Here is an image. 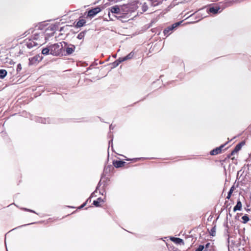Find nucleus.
Returning <instances> with one entry per match:
<instances>
[{
  "label": "nucleus",
  "mask_w": 251,
  "mask_h": 251,
  "mask_svg": "<svg viewBox=\"0 0 251 251\" xmlns=\"http://www.w3.org/2000/svg\"><path fill=\"white\" fill-rule=\"evenodd\" d=\"M126 162L123 161H116L113 162V165L116 168L121 167L125 164Z\"/></svg>",
  "instance_id": "9"
},
{
  "label": "nucleus",
  "mask_w": 251,
  "mask_h": 251,
  "mask_svg": "<svg viewBox=\"0 0 251 251\" xmlns=\"http://www.w3.org/2000/svg\"><path fill=\"white\" fill-rule=\"evenodd\" d=\"M100 11V7L98 6L89 10L88 12H85L84 13V15H85L87 14V16H95V15L99 13Z\"/></svg>",
  "instance_id": "4"
},
{
  "label": "nucleus",
  "mask_w": 251,
  "mask_h": 251,
  "mask_svg": "<svg viewBox=\"0 0 251 251\" xmlns=\"http://www.w3.org/2000/svg\"><path fill=\"white\" fill-rule=\"evenodd\" d=\"M50 52V46L48 48H44L42 50V53L44 55H48Z\"/></svg>",
  "instance_id": "16"
},
{
  "label": "nucleus",
  "mask_w": 251,
  "mask_h": 251,
  "mask_svg": "<svg viewBox=\"0 0 251 251\" xmlns=\"http://www.w3.org/2000/svg\"><path fill=\"white\" fill-rule=\"evenodd\" d=\"M171 240L174 243L177 244H183L184 245L183 240L179 238L172 237Z\"/></svg>",
  "instance_id": "10"
},
{
  "label": "nucleus",
  "mask_w": 251,
  "mask_h": 251,
  "mask_svg": "<svg viewBox=\"0 0 251 251\" xmlns=\"http://www.w3.org/2000/svg\"><path fill=\"white\" fill-rule=\"evenodd\" d=\"M183 21H180L179 22L176 23L172 25L171 26H169L167 27L164 30V33L165 35H166L167 36H168L170 34L171 32L176 27L179 25Z\"/></svg>",
  "instance_id": "3"
},
{
  "label": "nucleus",
  "mask_w": 251,
  "mask_h": 251,
  "mask_svg": "<svg viewBox=\"0 0 251 251\" xmlns=\"http://www.w3.org/2000/svg\"><path fill=\"white\" fill-rule=\"evenodd\" d=\"M22 69V66L20 64H19L18 65L17 68V71H20Z\"/></svg>",
  "instance_id": "28"
},
{
  "label": "nucleus",
  "mask_w": 251,
  "mask_h": 251,
  "mask_svg": "<svg viewBox=\"0 0 251 251\" xmlns=\"http://www.w3.org/2000/svg\"><path fill=\"white\" fill-rule=\"evenodd\" d=\"M215 232H216V227L215 226L213 227L210 232V234L211 235L214 236L215 235Z\"/></svg>",
  "instance_id": "25"
},
{
  "label": "nucleus",
  "mask_w": 251,
  "mask_h": 251,
  "mask_svg": "<svg viewBox=\"0 0 251 251\" xmlns=\"http://www.w3.org/2000/svg\"><path fill=\"white\" fill-rule=\"evenodd\" d=\"M103 202V200L102 199L100 198H98L97 199V200L94 201H93V204L94 205H95L96 206H100V203H102Z\"/></svg>",
  "instance_id": "15"
},
{
  "label": "nucleus",
  "mask_w": 251,
  "mask_h": 251,
  "mask_svg": "<svg viewBox=\"0 0 251 251\" xmlns=\"http://www.w3.org/2000/svg\"><path fill=\"white\" fill-rule=\"evenodd\" d=\"M220 9L221 8L219 6H214L210 7L209 8H208L207 10V12L212 14H217L221 11Z\"/></svg>",
  "instance_id": "6"
},
{
  "label": "nucleus",
  "mask_w": 251,
  "mask_h": 251,
  "mask_svg": "<svg viewBox=\"0 0 251 251\" xmlns=\"http://www.w3.org/2000/svg\"><path fill=\"white\" fill-rule=\"evenodd\" d=\"M85 203L83 204L81 206V207H83V206L85 205Z\"/></svg>",
  "instance_id": "33"
},
{
  "label": "nucleus",
  "mask_w": 251,
  "mask_h": 251,
  "mask_svg": "<svg viewBox=\"0 0 251 251\" xmlns=\"http://www.w3.org/2000/svg\"><path fill=\"white\" fill-rule=\"evenodd\" d=\"M210 245V243H207V244L205 245V248L206 249H208V248H209V247Z\"/></svg>",
  "instance_id": "30"
},
{
  "label": "nucleus",
  "mask_w": 251,
  "mask_h": 251,
  "mask_svg": "<svg viewBox=\"0 0 251 251\" xmlns=\"http://www.w3.org/2000/svg\"><path fill=\"white\" fill-rule=\"evenodd\" d=\"M242 219L243 220V223L244 224L247 223L249 221V218L247 215L243 216Z\"/></svg>",
  "instance_id": "21"
},
{
  "label": "nucleus",
  "mask_w": 251,
  "mask_h": 251,
  "mask_svg": "<svg viewBox=\"0 0 251 251\" xmlns=\"http://www.w3.org/2000/svg\"><path fill=\"white\" fill-rule=\"evenodd\" d=\"M33 36V39H26L21 43L19 47L20 53L27 52L28 49H30L42 44V42H41V38H43L44 34L42 31H34Z\"/></svg>",
  "instance_id": "1"
},
{
  "label": "nucleus",
  "mask_w": 251,
  "mask_h": 251,
  "mask_svg": "<svg viewBox=\"0 0 251 251\" xmlns=\"http://www.w3.org/2000/svg\"><path fill=\"white\" fill-rule=\"evenodd\" d=\"M38 56H35L33 57L29 58V64L30 65H32L35 63L36 62L38 61Z\"/></svg>",
  "instance_id": "11"
},
{
  "label": "nucleus",
  "mask_w": 251,
  "mask_h": 251,
  "mask_svg": "<svg viewBox=\"0 0 251 251\" xmlns=\"http://www.w3.org/2000/svg\"><path fill=\"white\" fill-rule=\"evenodd\" d=\"M75 47L74 45L67 44V45L64 48L63 50H66V54L65 55H70L72 54L75 50Z\"/></svg>",
  "instance_id": "5"
},
{
  "label": "nucleus",
  "mask_w": 251,
  "mask_h": 251,
  "mask_svg": "<svg viewBox=\"0 0 251 251\" xmlns=\"http://www.w3.org/2000/svg\"><path fill=\"white\" fill-rule=\"evenodd\" d=\"M26 210L28 211H30L31 212H33V213H35V212L33 210H30V209H25Z\"/></svg>",
  "instance_id": "31"
},
{
  "label": "nucleus",
  "mask_w": 251,
  "mask_h": 251,
  "mask_svg": "<svg viewBox=\"0 0 251 251\" xmlns=\"http://www.w3.org/2000/svg\"><path fill=\"white\" fill-rule=\"evenodd\" d=\"M224 146L225 145H222L220 147L216 148V149L212 150L210 151V154L212 155H215L221 153L222 150L224 147Z\"/></svg>",
  "instance_id": "7"
},
{
  "label": "nucleus",
  "mask_w": 251,
  "mask_h": 251,
  "mask_svg": "<svg viewBox=\"0 0 251 251\" xmlns=\"http://www.w3.org/2000/svg\"><path fill=\"white\" fill-rule=\"evenodd\" d=\"M115 17L116 18L119 20L122 21L123 18H125L126 17H121V16H119V17Z\"/></svg>",
  "instance_id": "27"
},
{
  "label": "nucleus",
  "mask_w": 251,
  "mask_h": 251,
  "mask_svg": "<svg viewBox=\"0 0 251 251\" xmlns=\"http://www.w3.org/2000/svg\"><path fill=\"white\" fill-rule=\"evenodd\" d=\"M104 20L106 21H109L113 20L112 19H111L110 16H108V18H104Z\"/></svg>",
  "instance_id": "29"
},
{
  "label": "nucleus",
  "mask_w": 251,
  "mask_h": 251,
  "mask_svg": "<svg viewBox=\"0 0 251 251\" xmlns=\"http://www.w3.org/2000/svg\"><path fill=\"white\" fill-rule=\"evenodd\" d=\"M7 74V72L5 70H0V78H3Z\"/></svg>",
  "instance_id": "18"
},
{
  "label": "nucleus",
  "mask_w": 251,
  "mask_h": 251,
  "mask_svg": "<svg viewBox=\"0 0 251 251\" xmlns=\"http://www.w3.org/2000/svg\"><path fill=\"white\" fill-rule=\"evenodd\" d=\"M38 121L39 122H41V123H44V124L49 123L48 120H47L45 119H43V118H39L38 119Z\"/></svg>",
  "instance_id": "23"
},
{
  "label": "nucleus",
  "mask_w": 251,
  "mask_h": 251,
  "mask_svg": "<svg viewBox=\"0 0 251 251\" xmlns=\"http://www.w3.org/2000/svg\"><path fill=\"white\" fill-rule=\"evenodd\" d=\"M109 10L112 13L119 14L120 12V8L119 6L115 5L110 7Z\"/></svg>",
  "instance_id": "8"
},
{
  "label": "nucleus",
  "mask_w": 251,
  "mask_h": 251,
  "mask_svg": "<svg viewBox=\"0 0 251 251\" xmlns=\"http://www.w3.org/2000/svg\"><path fill=\"white\" fill-rule=\"evenodd\" d=\"M134 53L133 51H131L128 54H127L126 56H125L124 57H122V58L123 60L124 61H125L127 60L131 59L134 56Z\"/></svg>",
  "instance_id": "12"
},
{
  "label": "nucleus",
  "mask_w": 251,
  "mask_h": 251,
  "mask_svg": "<svg viewBox=\"0 0 251 251\" xmlns=\"http://www.w3.org/2000/svg\"><path fill=\"white\" fill-rule=\"evenodd\" d=\"M84 35L85 32H81L78 34L77 38L79 39H82L84 37Z\"/></svg>",
  "instance_id": "24"
},
{
  "label": "nucleus",
  "mask_w": 251,
  "mask_h": 251,
  "mask_svg": "<svg viewBox=\"0 0 251 251\" xmlns=\"http://www.w3.org/2000/svg\"><path fill=\"white\" fill-rule=\"evenodd\" d=\"M242 206V204L241 202L240 201H238L236 205L233 208V211L235 212L237 210H240L241 209Z\"/></svg>",
  "instance_id": "13"
},
{
  "label": "nucleus",
  "mask_w": 251,
  "mask_h": 251,
  "mask_svg": "<svg viewBox=\"0 0 251 251\" xmlns=\"http://www.w3.org/2000/svg\"><path fill=\"white\" fill-rule=\"evenodd\" d=\"M86 23V21L84 19H81L78 21L76 24V27H80L83 26Z\"/></svg>",
  "instance_id": "14"
},
{
  "label": "nucleus",
  "mask_w": 251,
  "mask_h": 251,
  "mask_svg": "<svg viewBox=\"0 0 251 251\" xmlns=\"http://www.w3.org/2000/svg\"><path fill=\"white\" fill-rule=\"evenodd\" d=\"M204 247L203 245H200L198 248L195 251H202L204 249Z\"/></svg>",
  "instance_id": "26"
},
{
  "label": "nucleus",
  "mask_w": 251,
  "mask_h": 251,
  "mask_svg": "<svg viewBox=\"0 0 251 251\" xmlns=\"http://www.w3.org/2000/svg\"><path fill=\"white\" fill-rule=\"evenodd\" d=\"M234 190V186H232L231 187L228 193V195H227V196L226 197V199H230V198L231 197V195L232 193V192H233Z\"/></svg>",
  "instance_id": "20"
},
{
  "label": "nucleus",
  "mask_w": 251,
  "mask_h": 251,
  "mask_svg": "<svg viewBox=\"0 0 251 251\" xmlns=\"http://www.w3.org/2000/svg\"><path fill=\"white\" fill-rule=\"evenodd\" d=\"M75 14H79V13L78 12H77V13H75Z\"/></svg>",
  "instance_id": "34"
},
{
  "label": "nucleus",
  "mask_w": 251,
  "mask_h": 251,
  "mask_svg": "<svg viewBox=\"0 0 251 251\" xmlns=\"http://www.w3.org/2000/svg\"><path fill=\"white\" fill-rule=\"evenodd\" d=\"M112 126V125H110V129H113Z\"/></svg>",
  "instance_id": "32"
},
{
  "label": "nucleus",
  "mask_w": 251,
  "mask_h": 251,
  "mask_svg": "<svg viewBox=\"0 0 251 251\" xmlns=\"http://www.w3.org/2000/svg\"><path fill=\"white\" fill-rule=\"evenodd\" d=\"M190 17H188V18H186L184 21H186V22L183 24V25H185V24H191V23H195L196 22H197L198 21H199L200 20H198L196 21H191L190 20H189V18Z\"/></svg>",
  "instance_id": "19"
},
{
  "label": "nucleus",
  "mask_w": 251,
  "mask_h": 251,
  "mask_svg": "<svg viewBox=\"0 0 251 251\" xmlns=\"http://www.w3.org/2000/svg\"><path fill=\"white\" fill-rule=\"evenodd\" d=\"M123 61H124L123 60L122 57H120L118 60L114 61L113 63V65L114 67H116L118 66L120 63H121V62H122Z\"/></svg>",
  "instance_id": "17"
},
{
  "label": "nucleus",
  "mask_w": 251,
  "mask_h": 251,
  "mask_svg": "<svg viewBox=\"0 0 251 251\" xmlns=\"http://www.w3.org/2000/svg\"><path fill=\"white\" fill-rule=\"evenodd\" d=\"M241 145L240 144H238L236 146L234 150L232 151L231 154H233L235 152H237V151H238L241 149Z\"/></svg>",
  "instance_id": "22"
},
{
  "label": "nucleus",
  "mask_w": 251,
  "mask_h": 251,
  "mask_svg": "<svg viewBox=\"0 0 251 251\" xmlns=\"http://www.w3.org/2000/svg\"><path fill=\"white\" fill-rule=\"evenodd\" d=\"M67 45V43L64 41L50 45V54L54 56L59 55Z\"/></svg>",
  "instance_id": "2"
}]
</instances>
